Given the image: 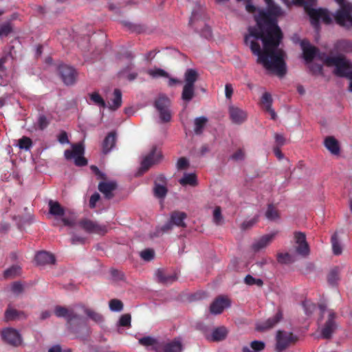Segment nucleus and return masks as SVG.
Here are the masks:
<instances>
[{
  "instance_id": "obj_1",
  "label": "nucleus",
  "mask_w": 352,
  "mask_h": 352,
  "mask_svg": "<svg viewBox=\"0 0 352 352\" xmlns=\"http://www.w3.org/2000/svg\"><path fill=\"white\" fill-rule=\"evenodd\" d=\"M249 43L252 53L258 56V63L263 64L266 69L275 73L278 77L281 78L285 75L287 72L284 60L285 53L282 49H278V46L272 45L270 52L266 53L265 48L263 47V51H262L257 41L250 40Z\"/></svg>"
},
{
  "instance_id": "obj_2",
  "label": "nucleus",
  "mask_w": 352,
  "mask_h": 352,
  "mask_svg": "<svg viewBox=\"0 0 352 352\" xmlns=\"http://www.w3.org/2000/svg\"><path fill=\"white\" fill-rule=\"evenodd\" d=\"M249 32L250 34L245 36V43L248 45L251 37L261 39L266 53L270 52L272 45L279 46L283 38L276 21L270 17H265L262 23L258 22V28H250Z\"/></svg>"
},
{
  "instance_id": "obj_3",
  "label": "nucleus",
  "mask_w": 352,
  "mask_h": 352,
  "mask_svg": "<svg viewBox=\"0 0 352 352\" xmlns=\"http://www.w3.org/2000/svg\"><path fill=\"white\" fill-rule=\"evenodd\" d=\"M326 65L335 66L334 74L339 77L350 80L349 89L352 91V65L341 56H326L324 59Z\"/></svg>"
},
{
  "instance_id": "obj_4",
  "label": "nucleus",
  "mask_w": 352,
  "mask_h": 352,
  "mask_svg": "<svg viewBox=\"0 0 352 352\" xmlns=\"http://www.w3.org/2000/svg\"><path fill=\"white\" fill-rule=\"evenodd\" d=\"M199 78V74L195 69H187L184 73V85L181 98L186 104L189 103L195 96V82Z\"/></svg>"
},
{
  "instance_id": "obj_5",
  "label": "nucleus",
  "mask_w": 352,
  "mask_h": 352,
  "mask_svg": "<svg viewBox=\"0 0 352 352\" xmlns=\"http://www.w3.org/2000/svg\"><path fill=\"white\" fill-rule=\"evenodd\" d=\"M63 227L69 229L74 228L78 231L81 230L89 233L104 234L107 232L109 226L105 223H98V221H62Z\"/></svg>"
},
{
  "instance_id": "obj_6",
  "label": "nucleus",
  "mask_w": 352,
  "mask_h": 352,
  "mask_svg": "<svg viewBox=\"0 0 352 352\" xmlns=\"http://www.w3.org/2000/svg\"><path fill=\"white\" fill-rule=\"evenodd\" d=\"M91 169L98 179L102 180L98 184V190L104 195L105 199H111L113 198L115 196L114 191L118 188L117 182L116 181L107 180V175L101 172L96 166L92 165Z\"/></svg>"
},
{
  "instance_id": "obj_7",
  "label": "nucleus",
  "mask_w": 352,
  "mask_h": 352,
  "mask_svg": "<svg viewBox=\"0 0 352 352\" xmlns=\"http://www.w3.org/2000/svg\"><path fill=\"white\" fill-rule=\"evenodd\" d=\"M299 1L304 4L305 10L310 17V21L313 26L318 27L319 25L320 19H322L326 24H330L332 22V19L327 10L311 8L307 5L305 0Z\"/></svg>"
},
{
  "instance_id": "obj_8",
  "label": "nucleus",
  "mask_w": 352,
  "mask_h": 352,
  "mask_svg": "<svg viewBox=\"0 0 352 352\" xmlns=\"http://www.w3.org/2000/svg\"><path fill=\"white\" fill-rule=\"evenodd\" d=\"M84 153L85 147L82 143L74 144L72 150L65 151V157L67 160H74L76 166H84L87 164V160L83 156Z\"/></svg>"
},
{
  "instance_id": "obj_9",
  "label": "nucleus",
  "mask_w": 352,
  "mask_h": 352,
  "mask_svg": "<svg viewBox=\"0 0 352 352\" xmlns=\"http://www.w3.org/2000/svg\"><path fill=\"white\" fill-rule=\"evenodd\" d=\"M276 349L278 352L285 350L291 344H294L298 338L291 332L278 330L276 336Z\"/></svg>"
},
{
  "instance_id": "obj_10",
  "label": "nucleus",
  "mask_w": 352,
  "mask_h": 352,
  "mask_svg": "<svg viewBox=\"0 0 352 352\" xmlns=\"http://www.w3.org/2000/svg\"><path fill=\"white\" fill-rule=\"evenodd\" d=\"M352 4L342 6L334 16L336 22L342 27H352Z\"/></svg>"
},
{
  "instance_id": "obj_11",
  "label": "nucleus",
  "mask_w": 352,
  "mask_h": 352,
  "mask_svg": "<svg viewBox=\"0 0 352 352\" xmlns=\"http://www.w3.org/2000/svg\"><path fill=\"white\" fill-rule=\"evenodd\" d=\"M336 314L331 310H328V318L321 329V336L324 339H330L338 328L336 322Z\"/></svg>"
},
{
  "instance_id": "obj_12",
  "label": "nucleus",
  "mask_w": 352,
  "mask_h": 352,
  "mask_svg": "<svg viewBox=\"0 0 352 352\" xmlns=\"http://www.w3.org/2000/svg\"><path fill=\"white\" fill-rule=\"evenodd\" d=\"M300 46L303 53V58L307 63H311L314 58L318 56L319 58L323 59L322 56L319 54V50L311 45L309 41L307 39H303L300 41Z\"/></svg>"
},
{
  "instance_id": "obj_13",
  "label": "nucleus",
  "mask_w": 352,
  "mask_h": 352,
  "mask_svg": "<svg viewBox=\"0 0 352 352\" xmlns=\"http://www.w3.org/2000/svg\"><path fill=\"white\" fill-rule=\"evenodd\" d=\"M58 72L65 85H72L75 83L77 72L74 67L67 65H60L58 67Z\"/></svg>"
},
{
  "instance_id": "obj_14",
  "label": "nucleus",
  "mask_w": 352,
  "mask_h": 352,
  "mask_svg": "<svg viewBox=\"0 0 352 352\" xmlns=\"http://www.w3.org/2000/svg\"><path fill=\"white\" fill-rule=\"evenodd\" d=\"M162 157V152L157 150L156 147H153L151 152L143 159L141 163V170L144 172L154 164L159 162Z\"/></svg>"
},
{
  "instance_id": "obj_15",
  "label": "nucleus",
  "mask_w": 352,
  "mask_h": 352,
  "mask_svg": "<svg viewBox=\"0 0 352 352\" xmlns=\"http://www.w3.org/2000/svg\"><path fill=\"white\" fill-rule=\"evenodd\" d=\"M2 338L8 344L17 346L22 342L21 336L19 331L12 328H7L2 331Z\"/></svg>"
},
{
  "instance_id": "obj_16",
  "label": "nucleus",
  "mask_w": 352,
  "mask_h": 352,
  "mask_svg": "<svg viewBox=\"0 0 352 352\" xmlns=\"http://www.w3.org/2000/svg\"><path fill=\"white\" fill-rule=\"evenodd\" d=\"M200 16H200L199 12L196 10H194L192 12V14L190 18L188 25L190 27L194 28L196 32H200L201 36H204L206 38H209L212 36V30H211V28L210 26H208V25H206L204 23H203L204 26L201 30H199L198 29V27L196 26V22H197L199 20Z\"/></svg>"
},
{
  "instance_id": "obj_17",
  "label": "nucleus",
  "mask_w": 352,
  "mask_h": 352,
  "mask_svg": "<svg viewBox=\"0 0 352 352\" xmlns=\"http://www.w3.org/2000/svg\"><path fill=\"white\" fill-rule=\"evenodd\" d=\"M186 224L185 221H167L163 226L157 228L153 233L151 234V237H157L164 233L174 230L175 228H185Z\"/></svg>"
},
{
  "instance_id": "obj_18",
  "label": "nucleus",
  "mask_w": 352,
  "mask_h": 352,
  "mask_svg": "<svg viewBox=\"0 0 352 352\" xmlns=\"http://www.w3.org/2000/svg\"><path fill=\"white\" fill-rule=\"evenodd\" d=\"M295 240L297 244L296 250L302 256H307L309 254V247L306 241V236L302 232L295 233Z\"/></svg>"
},
{
  "instance_id": "obj_19",
  "label": "nucleus",
  "mask_w": 352,
  "mask_h": 352,
  "mask_svg": "<svg viewBox=\"0 0 352 352\" xmlns=\"http://www.w3.org/2000/svg\"><path fill=\"white\" fill-rule=\"evenodd\" d=\"M230 300L223 296L217 298L210 306V312L212 314L217 315L223 312V309L230 307Z\"/></svg>"
},
{
  "instance_id": "obj_20",
  "label": "nucleus",
  "mask_w": 352,
  "mask_h": 352,
  "mask_svg": "<svg viewBox=\"0 0 352 352\" xmlns=\"http://www.w3.org/2000/svg\"><path fill=\"white\" fill-rule=\"evenodd\" d=\"M229 115L232 122L236 124H241L247 119V113L236 106L229 107Z\"/></svg>"
},
{
  "instance_id": "obj_21",
  "label": "nucleus",
  "mask_w": 352,
  "mask_h": 352,
  "mask_svg": "<svg viewBox=\"0 0 352 352\" xmlns=\"http://www.w3.org/2000/svg\"><path fill=\"white\" fill-rule=\"evenodd\" d=\"M282 318L283 314L281 311L279 310L274 316L268 318L265 322L257 323L256 329L259 331H263L270 329L274 327L278 322H279Z\"/></svg>"
},
{
  "instance_id": "obj_22",
  "label": "nucleus",
  "mask_w": 352,
  "mask_h": 352,
  "mask_svg": "<svg viewBox=\"0 0 352 352\" xmlns=\"http://www.w3.org/2000/svg\"><path fill=\"white\" fill-rule=\"evenodd\" d=\"M274 237V234H268L263 235L261 238L255 240L252 245V250L255 252H258L265 249L272 241Z\"/></svg>"
},
{
  "instance_id": "obj_23",
  "label": "nucleus",
  "mask_w": 352,
  "mask_h": 352,
  "mask_svg": "<svg viewBox=\"0 0 352 352\" xmlns=\"http://www.w3.org/2000/svg\"><path fill=\"white\" fill-rule=\"evenodd\" d=\"M272 102L273 99L272 95L269 92H265L261 97V104L264 110L270 114L271 118L275 120L277 116L274 110L272 108Z\"/></svg>"
},
{
  "instance_id": "obj_24",
  "label": "nucleus",
  "mask_w": 352,
  "mask_h": 352,
  "mask_svg": "<svg viewBox=\"0 0 352 352\" xmlns=\"http://www.w3.org/2000/svg\"><path fill=\"white\" fill-rule=\"evenodd\" d=\"M35 261L39 265L54 264L56 258L54 254L46 251H41L35 256Z\"/></svg>"
},
{
  "instance_id": "obj_25",
  "label": "nucleus",
  "mask_w": 352,
  "mask_h": 352,
  "mask_svg": "<svg viewBox=\"0 0 352 352\" xmlns=\"http://www.w3.org/2000/svg\"><path fill=\"white\" fill-rule=\"evenodd\" d=\"M116 142V133L111 131L109 133L103 140L102 147V152L104 154L110 152L112 148L115 146Z\"/></svg>"
},
{
  "instance_id": "obj_26",
  "label": "nucleus",
  "mask_w": 352,
  "mask_h": 352,
  "mask_svg": "<svg viewBox=\"0 0 352 352\" xmlns=\"http://www.w3.org/2000/svg\"><path fill=\"white\" fill-rule=\"evenodd\" d=\"M163 352H182L183 344L180 338H175L170 342L163 343Z\"/></svg>"
},
{
  "instance_id": "obj_27",
  "label": "nucleus",
  "mask_w": 352,
  "mask_h": 352,
  "mask_svg": "<svg viewBox=\"0 0 352 352\" xmlns=\"http://www.w3.org/2000/svg\"><path fill=\"white\" fill-rule=\"evenodd\" d=\"M48 206L49 212L52 215L60 217H63L65 215V208L62 206L58 201L50 199L48 201Z\"/></svg>"
},
{
  "instance_id": "obj_28",
  "label": "nucleus",
  "mask_w": 352,
  "mask_h": 352,
  "mask_svg": "<svg viewBox=\"0 0 352 352\" xmlns=\"http://www.w3.org/2000/svg\"><path fill=\"white\" fill-rule=\"evenodd\" d=\"M325 147L333 155L340 153V146L338 140L333 136L327 137L324 140Z\"/></svg>"
},
{
  "instance_id": "obj_29",
  "label": "nucleus",
  "mask_w": 352,
  "mask_h": 352,
  "mask_svg": "<svg viewBox=\"0 0 352 352\" xmlns=\"http://www.w3.org/2000/svg\"><path fill=\"white\" fill-rule=\"evenodd\" d=\"M79 309L82 311V312L87 316L89 318L94 321L98 324H100L103 322V316L98 312L95 311L93 309L87 308L83 305H80Z\"/></svg>"
},
{
  "instance_id": "obj_30",
  "label": "nucleus",
  "mask_w": 352,
  "mask_h": 352,
  "mask_svg": "<svg viewBox=\"0 0 352 352\" xmlns=\"http://www.w3.org/2000/svg\"><path fill=\"white\" fill-rule=\"evenodd\" d=\"M228 331L225 327H219L215 328L211 334L210 338H208L210 339L212 341L219 342L221 341L227 337Z\"/></svg>"
},
{
  "instance_id": "obj_31",
  "label": "nucleus",
  "mask_w": 352,
  "mask_h": 352,
  "mask_svg": "<svg viewBox=\"0 0 352 352\" xmlns=\"http://www.w3.org/2000/svg\"><path fill=\"white\" fill-rule=\"evenodd\" d=\"M179 183L183 186H196L198 184L197 175L195 173H184Z\"/></svg>"
},
{
  "instance_id": "obj_32",
  "label": "nucleus",
  "mask_w": 352,
  "mask_h": 352,
  "mask_svg": "<svg viewBox=\"0 0 352 352\" xmlns=\"http://www.w3.org/2000/svg\"><path fill=\"white\" fill-rule=\"evenodd\" d=\"M156 275L158 281L165 285L170 284L177 280L176 274H167L162 270H158Z\"/></svg>"
},
{
  "instance_id": "obj_33",
  "label": "nucleus",
  "mask_w": 352,
  "mask_h": 352,
  "mask_svg": "<svg viewBox=\"0 0 352 352\" xmlns=\"http://www.w3.org/2000/svg\"><path fill=\"white\" fill-rule=\"evenodd\" d=\"M14 223L11 225L8 221H0V231L3 233H7L9 230H14L16 228L19 230H23V224L22 221H14Z\"/></svg>"
},
{
  "instance_id": "obj_34",
  "label": "nucleus",
  "mask_w": 352,
  "mask_h": 352,
  "mask_svg": "<svg viewBox=\"0 0 352 352\" xmlns=\"http://www.w3.org/2000/svg\"><path fill=\"white\" fill-rule=\"evenodd\" d=\"M21 274V267L18 265H14L6 270L3 272V277L6 279H12Z\"/></svg>"
},
{
  "instance_id": "obj_35",
  "label": "nucleus",
  "mask_w": 352,
  "mask_h": 352,
  "mask_svg": "<svg viewBox=\"0 0 352 352\" xmlns=\"http://www.w3.org/2000/svg\"><path fill=\"white\" fill-rule=\"evenodd\" d=\"M208 119L204 116L198 117L195 119L194 131L196 135H201L203 133L204 129L205 128Z\"/></svg>"
},
{
  "instance_id": "obj_36",
  "label": "nucleus",
  "mask_w": 352,
  "mask_h": 352,
  "mask_svg": "<svg viewBox=\"0 0 352 352\" xmlns=\"http://www.w3.org/2000/svg\"><path fill=\"white\" fill-rule=\"evenodd\" d=\"M340 270L338 267L332 268L327 275V281L331 285H336L340 280Z\"/></svg>"
},
{
  "instance_id": "obj_37",
  "label": "nucleus",
  "mask_w": 352,
  "mask_h": 352,
  "mask_svg": "<svg viewBox=\"0 0 352 352\" xmlns=\"http://www.w3.org/2000/svg\"><path fill=\"white\" fill-rule=\"evenodd\" d=\"M265 348V343L262 341L254 340L250 343V348L248 346H243V352H259Z\"/></svg>"
},
{
  "instance_id": "obj_38",
  "label": "nucleus",
  "mask_w": 352,
  "mask_h": 352,
  "mask_svg": "<svg viewBox=\"0 0 352 352\" xmlns=\"http://www.w3.org/2000/svg\"><path fill=\"white\" fill-rule=\"evenodd\" d=\"M26 316L24 312L17 311L14 309L9 308L5 313V318L6 320H14L20 318H25Z\"/></svg>"
},
{
  "instance_id": "obj_39",
  "label": "nucleus",
  "mask_w": 352,
  "mask_h": 352,
  "mask_svg": "<svg viewBox=\"0 0 352 352\" xmlns=\"http://www.w3.org/2000/svg\"><path fill=\"white\" fill-rule=\"evenodd\" d=\"M122 104V93L120 89H116L113 91V98L111 100V104H109V109L111 110L118 109Z\"/></svg>"
},
{
  "instance_id": "obj_40",
  "label": "nucleus",
  "mask_w": 352,
  "mask_h": 352,
  "mask_svg": "<svg viewBox=\"0 0 352 352\" xmlns=\"http://www.w3.org/2000/svg\"><path fill=\"white\" fill-rule=\"evenodd\" d=\"M168 192L166 186L155 182L153 193L155 197L158 199H164Z\"/></svg>"
},
{
  "instance_id": "obj_41",
  "label": "nucleus",
  "mask_w": 352,
  "mask_h": 352,
  "mask_svg": "<svg viewBox=\"0 0 352 352\" xmlns=\"http://www.w3.org/2000/svg\"><path fill=\"white\" fill-rule=\"evenodd\" d=\"M170 100L165 96H160L155 102V107L157 111L165 109L170 106Z\"/></svg>"
},
{
  "instance_id": "obj_42",
  "label": "nucleus",
  "mask_w": 352,
  "mask_h": 352,
  "mask_svg": "<svg viewBox=\"0 0 352 352\" xmlns=\"http://www.w3.org/2000/svg\"><path fill=\"white\" fill-rule=\"evenodd\" d=\"M147 74L153 78H160V77H163V78H168L169 77L168 73L166 72L165 70L160 69V68H157L155 69H148L147 72Z\"/></svg>"
},
{
  "instance_id": "obj_43",
  "label": "nucleus",
  "mask_w": 352,
  "mask_h": 352,
  "mask_svg": "<svg viewBox=\"0 0 352 352\" xmlns=\"http://www.w3.org/2000/svg\"><path fill=\"white\" fill-rule=\"evenodd\" d=\"M331 244L333 254L335 255L340 254L342 253V247L338 241L337 232H335L331 236Z\"/></svg>"
},
{
  "instance_id": "obj_44",
  "label": "nucleus",
  "mask_w": 352,
  "mask_h": 352,
  "mask_svg": "<svg viewBox=\"0 0 352 352\" xmlns=\"http://www.w3.org/2000/svg\"><path fill=\"white\" fill-rule=\"evenodd\" d=\"M89 98L95 104L98 105L102 108H105L107 107L104 100L98 92H93L90 94Z\"/></svg>"
},
{
  "instance_id": "obj_45",
  "label": "nucleus",
  "mask_w": 352,
  "mask_h": 352,
  "mask_svg": "<svg viewBox=\"0 0 352 352\" xmlns=\"http://www.w3.org/2000/svg\"><path fill=\"white\" fill-rule=\"evenodd\" d=\"M71 309L61 306H56L54 309V314L58 318H65L68 320Z\"/></svg>"
},
{
  "instance_id": "obj_46",
  "label": "nucleus",
  "mask_w": 352,
  "mask_h": 352,
  "mask_svg": "<svg viewBox=\"0 0 352 352\" xmlns=\"http://www.w3.org/2000/svg\"><path fill=\"white\" fill-rule=\"evenodd\" d=\"M244 282L248 285H257L258 287H262L263 285V281L261 278H255L252 275L248 274L245 278Z\"/></svg>"
},
{
  "instance_id": "obj_47",
  "label": "nucleus",
  "mask_w": 352,
  "mask_h": 352,
  "mask_svg": "<svg viewBox=\"0 0 352 352\" xmlns=\"http://www.w3.org/2000/svg\"><path fill=\"white\" fill-rule=\"evenodd\" d=\"M265 217L270 220H274L279 217L278 210L274 205H268L267 211L265 212Z\"/></svg>"
},
{
  "instance_id": "obj_48",
  "label": "nucleus",
  "mask_w": 352,
  "mask_h": 352,
  "mask_svg": "<svg viewBox=\"0 0 352 352\" xmlns=\"http://www.w3.org/2000/svg\"><path fill=\"white\" fill-rule=\"evenodd\" d=\"M109 309L112 311H121L123 309V303L118 299H112L109 301Z\"/></svg>"
},
{
  "instance_id": "obj_49",
  "label": "nucleus",
  "mask_w": 352,
  "mask_h": 352,
  "mask_svg": "<svg viewBox=\"0 0 352 352\" xmlns=\"http://www.w3.org/2000/svg\"><path fill=\"white\" fill-rule=\"evenodd\" d=\"M18 145L21 149L28 150L32 145V141L30 138L23 136L19 140Z\"/></svg>"
},
{
  "instance_id": "obj_50",
  "label": "nucleus",
  "mask_w": 352,
  "mask_h": 352,
  "mask_svg": "<svg viewBox=\"0 0 352 352\" xmlns=\"http://www.w3.org/2000/svg\"><path fill=\"white\" fill-rule=\"evenodd\" d=\"M277 261L281 264H287L293 262L292 256L288 253H278L277 254Z\"/></svg>"
},
{
  "instance_id": "obj_51",
  "label": "nucleus",
  "mask_w": 352,
  "mask_h": 352,
  "mask_svg": "<svg viewBox=\"0 0 352 352\" xmlns=\"http://www.w3.org/2000/svg\"><path fill=\"white\" fill-rule=\"evenodd\" d=\"M80 306V305L76 307L77 311H75L74 309H71L69 316L67 320L68 322L70 323L74 320H81L82 318L80 315V312H82V311L79 309Z\"/></svg>"
},
{
  "instance_id": "obj_52",
  "label": "nucleus",
  "mask_w": 352,
  "mask_h": 352,
  "mask_svg": "<svg viewBox=\"0 0 352 352\" xmlns=\"http://www.w3.org/2000/svg\"><path fill=\"white\" fill-rule=\"evenodd\" d=\"M50 124V121L45 115H39L37 120L38 128L43 131L46 129Z\"/></svg>"
},
{
  "instance_id": "obj_53",
  "label": "nucleus",
  "mask_w": 352,
  "mask_h": 352,
  "mask_svg": "<svg viewBox=\"0 0 352 352\" xmlns=\"http://www.w3.org/2000/svg\"><path fill=\"white\" fill-rule=\"evenodd\" d=\"M131 316L129 314H125L120 318L118 324L119 326L129 327H131Z\"/></svg>"
},
{
  "instance_id": "obj_54",
  "label": "nucleus",
  "mask_w": 352,
  "mask_h": 352,
  "mask_svg": "<svg viewBox=\"0 0 352 352\" xmlns=\"http://www.w3.org/2000/svg\"><path fill=\"white\" fill-rule=\"evenodd\" d=\"M12 31V28L10 23H6L0 25V36H7Z\"/></svg>"
},
{
  "instance_id": "obj_55",
  "label": "nucleus",
  "mask_w": 352,
  "mask_h": 352,
  "mask_svg": "<svg viewBox=\"0 0 352 352\" xmlns=\"http://www.w3.org/2000/svg\"><path fill=\"white\" fill-rule=\"evenodd\" d=\"M187 214L184 212L175 210L171 212L169 220H185Z\"/></svg>"
},
{
  "instance_id": "obj_56",
  "label": "nucleus",
  "mask_w": 352,
  "mask_h": 352,
  "mask_svg": "<svg viewBox=\"0 0 352 352\" xmlns=\"http://www.w3.org/2000/svg\"><path fill=\"white\" fill-rule=\"evenodd\" d=\"M13 48H14V47L12 46L9 53L7 54L6 55L3 56V57H1L0 58V72H1L4 73V72H6V67H5L4 65L7 62L8 56H12V50H13Z\"/></svg>"
},
{
  "instance_id": "obj_57",
  "label": "nucleus",
  "mask_w": 352,
  "mask_h": 352,
  "mask_svg": "<svg viewBox=\"0 0 352 352\" xmlns=\"http://www.w3.org/2000/svg\"><path fill=\"white\" fill-rule=\"evenodd\" d=\"M158 111L160 113V119L163 122H167L171 120L172 116H171L170 111L168 108L162 109V110H160Z\"/></svg>"
},
{
  "instance_id": "obj_58",
  "label": "nucleus",
  "mask_w": 352,
  "mask_h": 352,
  "mask_svg": "<svg viewBox=\"0 0 352 352\" xmlns=\"http://www.w3.org/2000/svg\"><path fill=\"white\" fill-rule=\"evenodd\" d=\"M139 342L140 344L148 346H153L156 342V340L152 337L150 336H146L140 338L139 340Z\"/></svg>"
},
{
  "instance_id": "obj_59",
  "label": "nucleus",
  "mask_w": 352,
  "mask_h": 352,
  "mask_svg": "<svg viewBox=\"0 0 352 352\" xmlns=\"http://www.w3.org/2000/svg\"><path fill=\"white\" fill-rule=\"evenodd\" d=\"M245 151L243 148L238 149L231 155V159L234 161H241L245 159Z\"/></svg>"
},
{
  "instance_id": "obj_60",
  "label": "nucleus",
  "mask_w": 352,
  "mask_h": 352,
  "mask_svg": "<svg viewBox=\"0 0 352 352\" xmlns=\"http://www.w3.org/2000/svg\"><path fill=\"white\" fill-rule=\"evenodd\" d=\"M188 166L189 162L186 157H182L179 158L177 162V168L178 170H184L188 168Z\"/></svg>"
},
{
  "instance_id": "obj_61",
  "label": "nucleus",
  "mask_w": 352,
  "mask_h": 352,
  "mask_svg": "<svg viewBox=\"0 0 352 352\" xmlns=\"http://www.w3.org/2000/svg\"><path fill=\"white\" fill-rule=\"evenodd\" d=\"M302 305L304 307L305 314L308 316L312 314L316 309V305L309 301H305L302 303Z\"/></svg>"
},
{
  "instance_id": "obj_62",
  "label": "nucleus",
  "mask_w": 352,
  "mask_h": 352,
  "mask_svg": "<svg viewBox=\"0 0 352 352\" xmlns=\"http://www.w3.org/2000/svg\"><path fill=\"white\" fill-rule=\"evenodd\" d=\"M140 256L145 261H151L154 257V252L152 250L147 249L141 252Z\"/></svg>"
},
{
  "instance_id": "obj_63",
  "label": "nucleus",
  "mask_w": 352,
  "mask_h": 352,
  "mask_svg": "<svg viewBox=\"0 0 352 352\" xmlns=\"http://www.w3.org/2000/svg\"><path fill=\"white\" fill-rule=\"evenodd\" d=\"M12 291L16 294H19L23 292V287L21 282H14L12 285Z\"/></svg>"
},
{
  "instance_id": "obj_64",
  "label": "nucleus",
  "mask_w": 352,
  "mask_h": 352,
  "mask_svg": "<svg viewBox=\"0 0 352 352\" xmlns=\"http://www.w3.org/2000/svg\"><path fill=\"white\" fill-rule=\"evenodd\" d=\"M100 196L98 192L94 193L89 199V207L91 208H94L96 206V203L100 200Z\"/></svg>"
}]
</instances>
